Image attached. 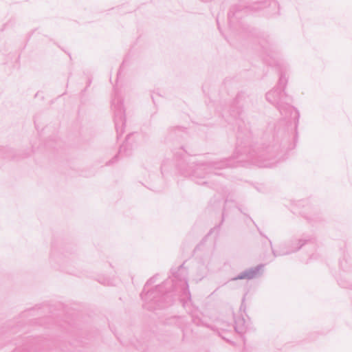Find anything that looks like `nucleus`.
I'll use <instances>...</instances> for the list:
<instances>
[{"instance_id":"0eeeda50","label":"nucleus","mask_w":352,"mask_h":352,"mask_svg":"<svg viewBox=\"0 0 352 352\" xmlns=\"http://www.w3.org/2000/svg\"><path fill=\"white\" fill-rule=\"evenodd\" d=\"M20 158L13 149L8 147L0 148V164L4 160H18Z\"/></svg>"},{"instance_id":"f03ea898","label":"nucleus","mask_w":352,"mask_h":352,"mask_svg":"<svg viewBox=\"0 0 352 352\" xmlns=\"http://www.w3.org/2000/svg\"><path fill=\"white\" fill-rule=\"evenodd\" d=\"M230 161L225 160L219 162L210 163L191 161L188 168L184 170L182 174L185 176L192 177L198 184H206L209 182L208 179L211 177L212 172L214 175H220L221 173L214 171L222 168L235 166L233 163H230Z\"/></svg>"},{"instance_id":"4468645a","label":"nucleus","mask_w":352,"mask_h":352,"mask_svg":"<svg viewBox=\"0 0 352 352\" xmlns=\"http://www.w3.org/2000/svg\"><path fill=\"white\" fill-rule=\"evenodd\" d=\"M14 352H19L18 351H14Z\"/></svg>"},{"instance_id":"6e6552de","label":"nucleus","mask_w":352,"mask_h":352,"mask_svg":"<svg viewBox=\"0 0 352 352\" xmlns=\"http://www.w3.org/2000/svg\"><path fill=\"white\" fill-rule=\"evenodd\" d=\"M287 83V79L285 78V75L281 73L280 75L279 80L277 86L275 88H279L282 91H284L285 87Z\"/></svg>"},{"instance_id":"9b49d317","label":"nucleus","mask_w":352,"mask_h":352,"mask_svg":"<svg viewBox=\"0 0 352 352\" xmlns=\"http://www.w3.org/2000/svg\"><path fill=\"white\" fill-rule=\"evenodd\" d=\"M236 331L239 332V333H241L243 331V329L242 328H239L238 326H236L234 327Z\"/></svg>"},{"instance_id":"ddd939ff","label":"nucleus","mask_w":352,"mask_h":352,"mask_svg":"<svg viewBox=\"0 0 352 352\" xmlns=\"http://www.w3.org/2000/svg\"><path fill=\"white\" fill-rule=\"evenodd\" d=\"M204 274H205V272H204L201 274V276H203Z\"/></svg>"},{"instance_id":"f257e3e1","label":"nucleus","mask_w":352,"mask_h":352,"mask_svg":"<svg viewBox=\"0 0 352 352\" xmlns=\"http://www.w3.org/2000/svg\"><path fill=\"white\" fill-rule=\"evenodd\" d=\"M186 273V270L183 265H180L177 274L175 276V279L169 281H165L163 285H159L155 287V289L146 291L148 287L152 283H155V277H152L146 283L144 290L141 294L142 299L145 301L144 307L148 309H155L157 308H164L166 306L171 305L172 299L169 293L164 292V288L167 285L173 283L174 289L182 293V295L190 299V295L188 289V281L186 277L180 278V275Z\"/></svg>"},{"instance_id":"f8f14e48","label":"nucleus","mask_w":352,"mask_h":352,"mask_svg":"<svg viewBox=\"0 0 352 352\" xmlns=\"http://www.w3.org/2000/svg\"><path fill=\"white\" fill-rule=\"evenodd\" d=\"M258 166H267L268 165L267 164H263V165L258 164Z\"/></svg>"},{"instance_id":"1a4fd4ad","label":"nucleus","mask_w":352,"mask_h":352,"mask_svg":"<svg viewBox=\"0 0 352 352\" xmlns=\"http://www.w3.org/2000/svg\"><path fill=\"white\" fill-rule=\"evenodd\" d=\"M133 135H134V134H131L126 137L125 143L124 144H122L120 148V151H119L120 154L126 151V148L128 146V144H129V142H130L131 140L132 139V138L133 137Z\"/></svg>"},{"instance_id":"39448f33","label":"nucleus","mask_w":352,"mask_h":352,"mask_svg":"<svg viewBox=\"0 0 352 352\" xmlns=\"http://www.w3.org/2000/svg\"><path fill=\"white\" fill-rule=\"evenodd\" d=\"M307 240L298 239L291 241L290 244L287 246L285 244L281 245L279 250H272V253L274 256H279L289 254L291 253L298 251L302 246H303Z\"/></svg>"},{"instance_id":"20e7f679","label":"nucleus","mask_w":352,"mask_h":352,"mask_svg":"<svg viewBox=\"0 0 352 352\" xmlns=\"http://www.w3.org/2000/svg\"><path fill=\"white\" fill-rule=\"evenodd\" d=\"M114 96L111 101V109L114 114L115 127L118 137H119L124 132V128L125 126V111L122 103V99L116 89H114Z\"/></svg>"},{"instance_id":"9d476101","label":"nucleus","mask_w":352,"mask_h":352,"mask_svg":"<svg viewBox=\"0 0 352 352\" xmlns=\"http://www.w3.org/2000/svg\"><path fill=\"white\" fill-rule=\"evenodd\" d=\"M235 12L232 11V10L228 12V17L230 22L232 21V18L234 16Z\"/></svg>"},{"instance_id":"7ed1b4c3","label":"nucleus","mask_w":352,"mask_h":352,"mask_svg":"<svg viewBox=\"0 0 352 352\" xmlns=\"http://www.w3.org/2000/svg\"><path fill=\"white\" fill-rule=\"evenodd\" d=\"M266 100L278 109L285 118H293L298 120L299 112L290 104L292 102L291 97L287 96L279 88H274L266 94Z\"/></svg>"},{"instance_id":"423d86ee","label":"nucleus","mask_w":352,"mask_h":352,"mask_svg":"<svg viewBox=\"0 0 352 352\" xmlns=\"http://www.w3.org/2000/svg\"><path fill=\"white\" fill-rule=\"evenodd\" d=\"M263 267V265H258L254 267H252L248 269L241 273H240L237 276L232 278V280H237L242 279H252L255 278L259 273L260 270Z\"/></svg>"}]
</instances>
